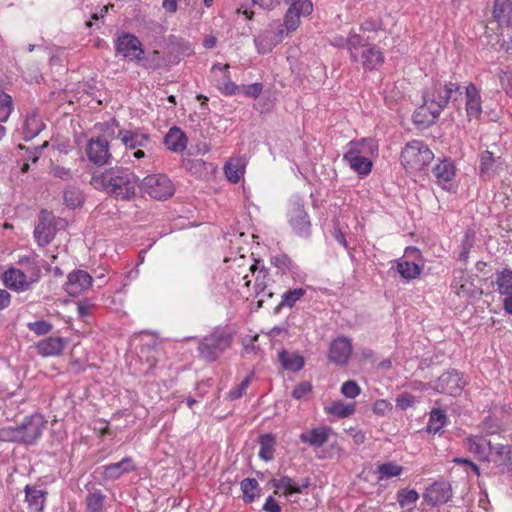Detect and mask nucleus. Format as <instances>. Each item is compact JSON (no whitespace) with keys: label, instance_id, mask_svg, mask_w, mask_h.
Returning a JSON list of instances; mask_svg holds the SVG:
<instances>
[{"label":"nucleus","instance_id":"1","mask_svg":"<svg viewBox=\"0 0 512 512\" xmlns=\"http://www.w3.org/2000/svg\"><path fill=\"white\" fill-rule=\"evenodd\" d=\"M90 183L116 200L128 201L136 195L139 177L129 168L116 166L94 174Z\"/></svg>","mask_w":512,"mask_h":512},{"label":"nucleus","instance_id":"2","mask_svg":"<svg viewBox=\"0 0 512 512\" xmlns=\"http://www.w3.org/2000/svg\"><path fill=\"white\" fill-rule=\"evenodd\" d=\"M462 94L459 83L437 80L424 91L423 101L434 115H440L450 101L456 103Z\"/></svg>","mask_w":512,"mask_h":512},{"label":"nucleus","instance_id":"3","mask_svg":"<svg viewBox=\"0 0 512 512\" xmlns=\"http://www.w3.org/2000/svg\"><path fill=\"white\" fill-rule=\"evenodd\" d=\"M232 341L233 333L228 327H215L199 341V356L207 362H214L231 347Z\"/></svg>","mask_w":512,"mask_h":512},{"label":"nucleus","instance_id":"4","mask_svg":"<svg viewBox=\"0 0 512 512\" xmlns=\"http://www.w3.org/2000/svg\"><path fill=\"white\" fill-rule=\"evenodd\" d=\"M433 159V152L420 140L408 142L400 156L401 164L408 171H422Z\"/></svg>","mask_w":512,"mask_h":512},{"label":"nucleus","instance_id":"5","mask_svg":"<svg viewBox=\"0 0 512 512\" xmlns=\"http://www.w3.org/2000/svg\"><path fill=\"white\" fill-rule=\"evenodd\" d=\"M287 219L292 231L299 237L308 238L311 235V222L304 203L299 197L289 200Z\"/></svg>","mask_w":512,"mask_h":512},{"label":"nucleus","instance_id":"6","mask_svg":"<svg viewBox=\"0 0 512 512\" xmlns=\"http://www.w3.org/2000/svg\"><path fill=\"white\" fill-rule=\"evenodd\" d=\"M117 138L127 149L135 150L133 157L136 159L144 158L146 156L144 149L152 143L150 135L140 128L120 129Z\"/></svg>","mask_w":512,"mask_h":512},{"label":"nucleus","instance_id":"7","mask_svg":"<svg viewBox=\"0 0 512 512\" xmlns=\"http://www.w3.org/2000/svg\"><path fill=\"white\" fill-rule=\"evenodd\" d=\"M114 48L117 55L137 63L143 58L144 48L140 39L129 32H121L114 39Z\"/></svg>","mask_w":512,"mask_h":512},{"label":"nucleus","instance_id":"8","mask_svg":"<svg viewBox=\"0 0 512 512\" xmlns=\"http://www.w3.org/2000/svg\"><path fill=\"white\" fill-rule=\"evenodd\" d=\"M139 186L150 197L157 200H165L174 194V185L164 174H152L146 176Z\"/></svg>","mask_w":512,"mask_h":512},{"label":"nucleus","instance_id":"9","mask_svg":"<svg viewBox=\"0 0 512 512\" xmlns=\"http://www.w3.org/2000/svg\"><path fill=\"white\" fill-rule=\"evenodd\" d=\"M285 38L280 21L271 22L255 38V46L260 54H267Z\"/></svg>","mask_w":512,"mask_h":512},{"label":"nucleus","instance_id":"10","mask_svg":"<svg viewBox=\"0 0 512 512\" xmlns=\"http://www.w3.org/2000/svg\"><path fill=\"white\" fill-rule=\"evenodd\" d=\"M85 153L90 162L102 166L111 159L110 144L105 136L91 137L86 144Z\"/></svg>","mask_w":512,"mask_h":512},{"label":"nucleus","instance_id":"11","mask_svg":"<svg viewBox=\"0 0 512 512\" xmlns=\"http://www.w3.org/2000/svg\"><path fill=\"white\" fill-rule=\"evenodd\" d=\"M46 421L40 414L26 416L19 425L22 443L34 445L41 438Z\"/></svg>","mask_w":512,"mask_h":512},{"label":"nucleus","instance_id":"12","mask_svg":"<svg viewBox=\"0 0 512 512\" xmlns=\"http://www.w3.org/2000/svg\"><path fill=\"white\" fill-rule=\"evenodd\" d=\"M466 381L456 370L444 372L435 382L434 389L438 393H445L450 396H458L462 393Z\"/></svg>","mask_w":512,"mask_h":512},{"label":"nucleus","instance_id":"13","mask_svg":"<svg viewBox=\"0 0 512 512\" xmlns=\"http://www.w3.org/2000/svg\"><path fill=\"white\" fill-rule=\"evenodd\" d=\"M259 264V261H255V263L249 267V270L253 274L256 273L254 284L255 296L258 298L259 305L261 306L263 302L271 299L274 293L270 288L271 279L268 270L264 266L259 267Z\"/></svg>","mask_w":512,"mask_h":512},{"label":"nucleus","instance_id":"14","mask_svg":"<svg viewBox=\"0 0 512 512\" xmlns=\"http://www.w3.org/2000/svg\"><path fill=\"white\" fill-rule=\"evenodd\" d=\"M494 443L484 436L471 435L464 439V447L472 453L479 461L491 462V454Z\"/></svg>","mask_w":512,"mask_h":512},{"label":"nucleus","instance_id":"15","mask_svg":"<svg viewBox=\"0 0 512 512\" xmlns=\"http://www.w3.org/2000/svg\"><path fill=\"white\" fill-rule=\"evenodd\" d=\"M54 216L48 211H41L39 222L34 229V238L39 246L48 245L55 237Z\"/></svg>","mask_w":512,"mask_h":512},{"label":"nucleus","instance_id":"16","mask_svg":"<svg viewBox=\"0 0 512 512\" xmlns=\"http://www.w3.org/2000/svg\"><path fill=\"white\" fill-rule=\"evenodd\" d=\"M92 282L93 279L87 271L77 269L68 274L64 289L70 296L75 297L90 289Z\"/></svg>","mask_w":512,"mask_h":512},{"label":"nucleus","instance_id":"17","mask_svg":"<svg viewBox=\"0 0 512 512\" xmlns=\"http://www.w3.org/2000/svg\"><path fill=\"white\" fill-rule=\"evenodd\" d=\"M3 283L10 290L21 293L30 290L36 282L23 270L11 267L4 272Z\"/></svg>","mask_w":512,"mask_h":512},{"label":"nucleus","instance_id":"18","mask_svg":"<svg viewBox=\"0 0 512 512\" xmlns=\"http://www.w3.org/2000/svg\"><path fill=\"white\" fill-rule=\"evenodd\" d=\"M352 354V343L348 337H337L334 339L329 347L328 358L329 361L344 366L348 363Z\"/></svg>","mask_w":512,"mask_h":512},{"label":"nucleus","instance_id":"19","mask_svg":"<svg viewBox=\"0 0 512 512\" xmlns=\"http://www.w3.org/2000/svg\"><path fill=\"white\" fill-rule=\"evenodd\" d=\"M366 46L358 49V60H351L355 63H361L365 69L374 70L384 62L382 51L375 45L368 43V38H364Z\"/></svg>","mask_w":512,"mask_h":512},{"label":"nucleus","instance_id":"20","mask_svg":"<svg viewBox=\"0 0 512 512\" xmlns=\"http://www.w3.org/2000/svg\"><path fill=\"white\" fill-rule=\"evenodd\" d=\"M331 44L338 48H346L351 60H358V49L366 46L364 37L354 29L349 32L347 37L335 36L331 40Z\"/></svg>","mask_w":512,"mask_h":512},{"label":"nucleus","instance_id":"21","mask_svg":"<svg viewBox=\"0 0 512 512\" xmlns=\"http://www.w3.org/2000/svg\"><path fill=\"white\" fill-rule=\"evenodd\" d=\"M502 162L500 156H495L493 152L485 150L479 155V176L487 181L492 179L501 169Z\"/></svg>","mask_w":512,"mask_h":512},{"label":"nucleus","instance_id":"22","mask_svg":"<svg viewBox=\"0 0 512 512\" xmlns=\"http://www.w3.org/2000/svg\"><path fill=\"white\" fill-rule=\"evenodd\" d=\"M493 448L491 461L496 465L499 472L502 474H512V446L496 443Z\"/></svg>","mask_w":512,"mask_h":512},{"label":"nucleus","instance_id":"23","mask_svg":"<svg viewBox=\"0 0 512 512\" xmlns=\"http://www.w3.org/2000/svg\"><path fill=\"white\" fill-rule=\"evenodd\" d=\"M332 433L333 430L331 427L321 425L302 432L299 435V439L302 443L317 449L322 447L328 441Z\"/></svg>","mask_w":512,"mask_h":512},{"label":"nucleus","instance_id":"24","mask_svg":"<svg viewBox=\"0 0 512 512\" xmlns=\"http://www.w3.org/2000/svg\"><path fill=\"white\" fill-rule=\"evenodd\" d=\"M378 152V144L371 138H362L360 140H353L347 144V150L343 157H354L364 155L370 157Z\"/></svg>","mask_w":512,"mask_h":512},{"label":"nucleus","instance_id":"25","mask_svg":"<svg viewBox=\"0 0 512 512\" xmlns=\"http://www.w3.org/2000/svg\"><path fill=\"white\" fill-rule=\"evenodd\" d=\"M465 100L468 119H479L482 114V102L480 92L473 83L465 88Z\"/></svg>","mask_w":512,"mask_h":512},{"label":"nucleus","instance_id":"26","mask_svg":"<svg viewBox=\"0 0 512 512\" xmlns=\"http://www.w3.org/2000/svg\"><path fill=\"white\" fill-rule=\"evenodd\" d=\"M136 469L134 461L131 457H124L117 463H111L103 466L104 478L107 480H116L125 473L132 472Z\"/></svg>","mask_w":512,"mask_h":512},{"label":"nucleus","instance_id":"27","mask_svg":"<svg viewBox=\"0 0 512 512\" xmlns=\"http://www.w3.org/2000/svg\"><path fill=\"white\" fill-rule=\"evenodd\" d=\"M65 347V341L60 337H47L36 344L37 352L43 357L58 356Z\"/></svg>","mask_w":512,"mask_h":512},{"label":"nucleus","instance_id":"28","mask_svg":"<svg viewBox=\"0 0 512 512\" xmlns=\"http://www.w3.org/2000/svg\"><path fill=\"white\" fill-rule=\"evenodd\" d=\"M25 502L29 512H43L46 502L47 492L45 490L36 489L30 485L24 488Z\"/></svg>","mask_w":512,"mask_h":512},{"label":"nucleus","instance_id":"29","mask_svg":"<svg viewBox=\"0 0 512 512\" xmlns=\"http://www.w3.org/2000/svg\"><path fill=\"white\" fill-rule=\"evenodd\" d=\"M187 142L186 134L178 127L170 128L164 137L166 147L176 153L183 152L187 147Z\"/></svg>","mask_w":512,"mask_h":512},{"label":"nucleus","instance_id":"30","mask_svg":"<svg viewBox=\"0 0 512 512\" xmlns=\"http://www.w3.org/2000/svg\"><path fill=\"white\" fill-rule=\"evenodd\" d=\"M451 496L450 485L445 482L434 483L426 494L427 500L433 505L446 503Z\"/></svg>","mask_w":512,"mask_h":512},{"label":"nucleus","instance_id":"31","mask_svg":"<svg viewBox=\"0 0 512 512\" xmlns=\"http://www.w3.org/2000/svg\"><path fill=\"white\" fill-rule=\"evenodd\" d=\"M36 254L24 255L19 257L17 263L23 267V271L32 279L38 282L41 278V265Z\"/></svg>","mask_w":512,"mask_h":512},{"label":"nucleus","instance_id":"32","mask_svg":"<svg viewBox=\"0 0 512 512\" xmlns=\"http://www.w3.org/2000/svg\"><path fill=\"white\" fill-rule=\"evenodd\" d=\"M270 483L275 488V494L281 493L285 497H289L292 494H300L297 482L289 476H282L279 479L274 478Z\"/></svg>","mask_w":512,"mask_h":512},{"label":"nucleus","instance_id":"33","mask_svg":"<svg viewBox=\"0 0 512 512\" xmlns=\"http://www.w3.org/2000/svg\"><path fill=\"white\" fill-rule=\"evenodd\" d=\"M240 489L243 494V502L245 504L253 503L257 498L260 497L261 488L259 483L254 478H245L240 482Z\"/></svg>","mask_w":512,"mask_h":512},{"label":"nucleus","instance_id":"34","mask_svg":"<svg viewBox=\"0 0 512 512\" xmlns=\"http://www.w3.org/2000/svg\"><path fill=\"white\" fill-rule=\"evenodd\" d=\"M433 174L437 183L444 187L445 184L453 180L455 176V167L450 161L443 160L433 168Z\"/></svg>","mask_w":512,"mask_h":512},{"label":"nucleus","instance_id":"35","mask_svg":"<svg viewBox=\"0 0 512 512\" xmlns=\"http://www.w3.org/2000/svg\"><path fill=\"white\" fill-rule=\"evenodd\" d=\"M439 116L440 115H434L432 110L429 109L423 102V105L418 107L413 113V121L417 126L426 128L432 125Z\"/></svg>","mask_w":512,"mask_h":512},{"label":"nucleus","instance_id":"36","mask_svg":"<svg viewBox=\"0 0 512 512\" xmlns=\"http://www.w3.org/2000/svg\"><path fill=\"white\" fill-rule=\"evenodd\" d=\"M279 361L284 369L299 371L304 367V358L296 353H289L285 350L279 353Z\"/></svg>","mask_w":512,"mask_h":512},{"label":"nucleus","instance_id":"37","mask_svg":"<svg viewBox=\"0 0 512 512\" xmlns=\"http://www.w3.org/2000/svg\"><path fill=\"white\" fill-rule=\"evenodd\" d=\"M476 239V233L475 230L472 228H468L461 240V243L459 245V254H458V260L464 262L465 264L468 262L469 254L471 249L474 247Z\"/></svg>","mask_w":512,"mask_h":512},{"label":"nucleus","instance_id":"38","mask_svg":"<svg viewBox=\"0 0 512 512\" xmlns=\"http://www.w3.org/2000/svg\"><path fill=\"white\" fill-rule=\"evenodd\" d=\"M343 160L359 175L366 176L372 170V161L364 155H361V157H343Z\"/></svg>","mask_w":512,"mask_h":512},{"label":"nucleus","instance_id":"39","mask_svg":"<svg viewBox=\"0 0 512 512\" xmlns=\"http://www.w3.org/2000/svg\"><path fill=\"white\" fill-rule=\"evenodd\" d=\"M512 14V0H495L493 16L500 25H504Z\"/></svg>","mask_w":512,"mask_h":512},{"label":"nucleus","instance_id":"40","mask_svg":"<svg viewBox=\"0 0 512 512\" xmlns=\"http://www.w3.org/2000/svg\"><path fill=\"white\" fill-rule=\"evenodd\" d=\"M215 87L224 96L239 95V85L231 80L230 73L215 78Z\"/></svg>","mask_w":512,"mask_h":512},{"label":"nucleus","instance_id":"41","mask_svg":"<svg viewBox=\"0 0 512 512\" xmlns=\"http://www.w3.org/2000/svg\"><path fill=\"white\" fill-rule=\"evenodd\" d=\"M418 499L419 494L415 489H402L397 492V501L400 507L407 512H410L414 509Z\"/></svg>","mask_w":512,"mask_h":512},{"label":"nucleus","instance_id":"42","mask_svg":"<svg viewBox=\"0 0 512 512\" xmlns=\"http://www.w3.org/2000/svg\"><path fill=\"white\" fill-rule=\"evenodd\" d=\"M447 423V415L442 409H433L430 412L429 422L427 425V432L438 433Z\"/></svg>","mask_w":512,"mask_h":512},{"label":"nucleus","instance_id":"43","mask_svg":"<svg viewBox=\"0 0 512 512\" xmlns=\"http://www.w3.org/2000/svg\"><path fill=\"white\" fill-rule=\"evenodd\" d=\"M397 271L405 280H413L417 278L422 271V268L411 261L399 260L397 262Z\"/></svg>","mask_w":512,"mask_h":512},{"label":"nucleus","instance_id":"44","mask_svg":"<svg viewBox=\"0 0 512 512\" xmlns=\"http://www.w3.org/2000/svg\"><path fill=\"white\" fill-rule=\"evenodd\" d=\"M105 495L99 489L89 490L86 497L88 512H102L104 508Z\"/></svg>","mask_w":512,"mask_h":512},{"label":"nucleus","instance_id":"45","mask_svg":"<svg viewBox=\"0 0 512 512\" xmlns=\"http://www.w3.org/2000/svg\"><path fill=\"white\" fill-rule=\"evenodd\" d=\"M41 129L42 123L38 117L34 115L26 117L22 126V134L24 140H31L40 133Z\"/></svg>","mask_w":512,"mask_h":512},{"label":"nucleus","instance_id":"46","mask_svg":"<svg viewBox=\"0 0 512 512\" xmlns=\"http://www.w3.org/2000/svg\"><path fill=\"white\" fill-rule=\"evenodd\" d=\"M259 457L264 461H270L274 457L275 438L272 434H264L260 437Z\"/></svg>","mask_w":512,"mask_h":512},{"label":"nucleus","instance_id":"47","mask_svg":"<svg viewBox=\"0 0 512 512\" xmlns=\"http://www.w3.org/2000/svg\"><path fill=\"white\" fill-rule=\"evenodd\" d=\"M497 290L501 295L512 293V270L505 268L496 274Z\"/></svg>","mask_w":512,"mask_h":512},{"label":"nucleus","instance_id":"48","mask_svg":"<svg viewBox=\"0 0 512 512\" xmlns=\"http://www.w3.org/2000/svg\"><path fill=\"white\" fill-rule=\"evenodd\" d=\"M306 294V290L303 288H294L283 293L281 297V301L277 306V310H280L284 307L292 308L295 306L297 301H299Z\"/></svg>","mask_w":512,"mask_h":512},{"label":"nucleus","instance_id":"49","mask_svg":"<svg viewBox=\"0 0 512 512\" xmlns=\"http://www.w3.org/2000/svg\"><path fill=\"white\" fill-rule=\"evenodd\" d=\"M224 172L230 182L237 183L244 174V168L240 164V160L231 159L225 164Z\"/></svg>","mask_w":512,"mask_h":512},{"label":"nucleus","instance_id":"50","mask_svg":"<svg viewBox=\"0 0 512 512\" xmlns=\"http://www.w3.org/2000/svg\"><path fill=\"white\" fill-rule=\"evenodd\" d=\"M65 204L70 208H77L82 205L84 198L79 188L68 186L63 192Z\"/></svg>","mask_w":512,"mask_h":512},{"label":"nucleus","instance_id":"51","mask_svg":"<svg viewBox=\"0 0 512 512\" xmlns=\"http://www.w3.org/2000/svg\"><path fill=\"white\" fill-rule=\"evenodd\" d=\"M138 64H140L146 70L155 71L162 66L163 59L158 50H153L149 52L147 55H145L144 52L143 58L140 60Z\"/></svg>","mask_w":512,"mask_h":512},{"label":"nucleus","instance_id":"52","mask_svg":"<svg viewBox=\"0 0 512 512\" xmlns=\"http://www.w3.org/2000/svg\"><path fill=\"white\" fill-rule=\"evenodd\" d=\"M288 9L296 12L303 17L309 16L313 11V4L311 0H283Z\"/></svg>","mask_w":512,"mask_h":512},{"label":"nucleus","instance_id":"53","mask_svg":"<svg viewBox=\"0 0 512 512\" xmlns=\"http://www.w3.org/2000/svg\"><path fill=\"white\" fill-rule=\"evenodd\" d=\"M302 15L287 9L284 20L280 25L284 28V35L287 36L289 33L294 32L300 25Z\"/></svg>","mask_w":512,"mask_h":512},{"label":"nucleus","instance_id":"54","mask_svg":"<svg viewBox=\"0 0 512 512\" xmlns=\"http://www.w3.org/2000/svg\"><path fill=\"white\" fill-rule=\"evenodd\" d=\"M355 403H343L341 401L334 402L329 408L328 412L340 418H345L355 412Z\"/></svg>","mask_w":512,"mask_h":512},{"label":"nucleus","instance_id":"55","mask_svg":"<svg viewBox=\"0 0 512 512\" xmlns=\"http://www.w3.org/2000/svg\"><path fill=\"white\" fill-rule=\"evenodd\" d=\"M403 471V467L394 462L383 463L378 466L377 472L379 479H388L394 476H399Z\"/></svg>","mask_w":512,"mask_h":512},{"label":"nucleus","instance_id":"56","mask_svg":"<svg viewBox=\"0 0 512 512\" xmlns=\"http://www.w3.org/2000/svg\"><path fill=\"white\" fill-rule=\"evenodd\" d=\"M0 441L22 443L21 431L18 426H5L0 428Z\"/></svg>","mask_w":512,"mask_h":512},{"label":"nucleus","instance_id":"57","mask_svg":"<svg viewBox=\"0 0 512 512\" xmlns=\"http://www.w3.org/2000/svg\"><path fill=\"white\" fill-rule=\"evenodd\" d=\"M13 110L12 98L4 91H0V122H5Z\"/></svg>","mask_w":512,"mask_h":512},{"label":"nucleus","instance_id":"58","mask_svg":"<svg viewBox=\"0 0 512 512\" xmlns=\"http://www.w3.org/2000/svg\"><path fill=\"white\" fill-rule=\"evenodd\" d=\"M253 376H254L253 373L248 374L241 381V383L239 385H237L236 387L232 388L229 391V394H228L229 399L230 400H237V399L241 398L246 393V390L249 387Z\"/></svg>","mask_w":512,"mask_h":512},{"label":"nucleus","instance_id":"59","mask_svg":"<svg viewBox=\"0 0 512 512\" xmlns=\"http://www.w3.org/2000/svg\"><path fill=\"white\" fill-rule=\"evenodd\" d=\"M263 91V84L256 82L249 85H239V94L248 98L257 99Z\"/></svg>","mask_w":512,"mask_h":512},{"label":"nucleus","instance_id":"60","mask_svg":"<svg viewBox=\"0 0 512 512\" xmlns=\"http://www.w3.org/2000/svg\"><path fill=\"white\" fill-rule=\"evenodd\" d=\"M271 263L281 274H285L294 268L292 260L287 255H277L272 258Z\"/></svg>","mask_w":512,"mask_h":512},{"label":"nucleus","instance_id":"61","mask_svg":"<svg viewBox=\"0 0 512 512\" xmlns=\"http://www.w3.org/2000/svg\"><path fill=\"white\" fill-rule=\"evenodd\" d=\"M451 287L460 297H469L473 292V283L469 280H465L461 282V285H458V279L455 278L452 281Z\"/></svg>","mask_w":512,"mask_h":512},{"label":"nucleus","instance_id":"62","mask_svg":"<svg viewBox=\"0 0 512 512\" xmlns=\"http://www.w3.org/2000/svg\"><path fill=\"white\" fill-rule=\"evenodd\" d=\"M27 327L30 331L34 332L38 336L50 333L53 328L51 323L44 320L29 322Z\"/></svg>","mask_w":512,"mask_h":512},{"label":"nucleus","instance_id":"63","mask_svg":"<svg viewBox=\"0 0 512 512\" xmlns=\"http://www.w3.org/2000/svg\"><path fill=\"white\" fill-rule=\"evenodd\" d=\"M360 392L361 389L359 385L353 380L345 381L341 386V393L347 398L354 399Z\"/></svg>","mask_w":512,"mask_h":512},{"label":"nucleus","instance_id":"64","mask_svg":"<svg viewBox=\"0 0 512 512\" xmlns=\"http://www.w3.org/2000/svg\"><path fill=\"white\" fill-rule=\"evenodd\" d=\"M395 402L396 406L404 411L412 407L416 402V399L412 394L404 392L396 397Z\"/></svg>","mask_w":512,"mask_h":512}]
</instances>
